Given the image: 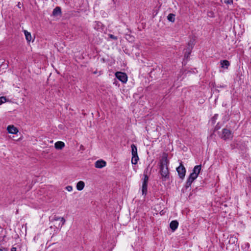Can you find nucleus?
Masks as SVG:
<instances>
[{
	"label": "nucleus",
	"instance_id": "nucleus-21",
	"mask_svg": "<svg viewBox=\"0 0 251 251\" xmlns=\"http://www.w3.org/2000/svg\"><path fill=\"white\" fill-rule=\"evenodd\" d=\"M149 177L147 176V175H144V179L143 182V184H147L148 185V181Z\"/></svg>",
	"mask_w": 251,
	"mask_h": 251
},
{
	"label": "nucleus",
	"instance_id": "nucleus-26",
	"mask_svg": "<svg viewBox=\"0 0 251 251\" xmlns=\"http://www.w3.org/2000/svg\"><path fill=\"white\" fill-rule=\"evenodd\" d=\"M208 15L210 17H213L214 13L213 12L208 13Z\"/></svg>",
	"mask_w": 251,
	"mask_h": 251
},
{
	"label": "nucleus",
	"instance_id": "nucleus-17",
	"mask_svg": "<svg viewBox=\"0 0 251 251\" xmlns=\"http://www.w3.org/2000/svg\"><path fill=\"white\" fill-rule=\"evenodd\" d=\"M61 13V9L59 7L55 8L52 12V14L54 16L58 15Z\"/></svg>",
	"mask_w": 251,
	"mask_h": 251
},
{
	"label": "nucleus",
	"instance_id": "nucleus-19",
	"mask_svg": "<svg viewBox=\"0 0 251 251\" xmlns=\"http://www.w3.org/2000/svg\"><path fill=\"white\" fill-rule=\"evenodd\" d=\"M167 19L171 22H174L175 20V15L173 14H169L167 16Z\"/></svg>",
	"mask_w": 251,
	"mask_h": 251
},
{
	"label": "nucleus",
	"instance_id": "nucleus-13",
	"mask_svg": "<svg viewBox=\"0 0 251 251\" xmlns=\"http://www.w3.org/2000/svg\"><path fill=\"white\" fill-rule=\"evenodd\" d=\"M221 67L225 69H227L230 65V63L226 60L221 61L220 62Z\"/></svg>",
	"mask_w": 251,
	"mask_h": 251
},
{
	"label": "nucleus",
	"instance_id": "nucleus-18",
	"mask_svg": "<svg viewBox=\"0 0 251 251\" xmlns=\"http://www.w3.org/2000/svg\"><path fill=\"white\" fill-rule=\"evenodd\" d=\"M139 157L138 155H132L131 163L133 164H136L137 163Z\"/></svg>",
	"mask_w": 251,
	"mask_h": 251
},
{
	"label": "nucleus",
	"instance_id": "nucleus-5",
	"mask_svg": "<svg viewBox=\"0 0 251 251\" xmlns=\"http://www.w3.org/2000/svg\"><path fill=\"white\" fill-rule=\"evenodd\" d=\"M232 138V135L231 131L227 129L224 128L223 129L222 138H223L225 140H226L230 139Z\"/></svg>",
	"mask_w": 251,
	"mask_h": 251
},
{
	"label": "nucleus",
	"instance_id": "nucleus-25",
	"mask_svg": "<svg viewBox=\"0 0 251 251\" xmlns=\"http://www.w3.org/2000/svg\"><path fill=\"white\" fill-rule=\"evenodd\" d=\"M110 37L113 39H114V40H116L117 38L116 37L114 36L113 35H109Z\"/></svg>",
	"mask_w": 251,
	"mask_h": 251
},
{
	"label": "nucleus",
	"instance_id": "nucleus-16",
	"mask_svg": "<svg viewBox=\"0 0 251 251\" xmlns=\"http://www.w3.org/2000/svg\"><path fill=\"white\" fill-rule=\"evenodd\" d=\"M131 148L132 155H138L137 148L136 146L134 144H132L131 146Z\"/></svg>",
	"mask_w": 251,
	"mask_h": 251
},
{
	"label": "nucleus",
	"instance_id": "nucleus-3",
	"mask_svg": "<svg viewBox=\"0 0 251 251\" xmlns=\"http://www.w3.org/2000/svg\"><path fill=\"white\" fill-rule=\"evenodd\" d=\"M195 43V39H190V41L188 42L186 48H185L183 50L184 59H187L189 57Z\"/></svg>",
	"mask_w": 251,
	"mask_h": 251
},
{
	"label": "nucleus",
	"instance_id": "nucleus-1",
	"mask_svg": "<svg viewBox=\"0 0 251 251\" xmlns=\"http://www.w3.org/2000/svg\"><path fill=\"white\" fill-rule=\"evenodd\" d=\"M169 160L167 158V155L163 154L160 160L159 166L160 169V174L161 176L162 181H166L169 177V172L168 169Z\"/></svg>",
	"mask_w": 251,
	"mask_h": 251
},
{
	"label": "nucleus",
	"instance_id": "nucleus-23",
	"mask_svg": "<svg viewBox=\"0 0 251 251\" xmlns=\"http://www.w3.org/2000/svg\"><path fill=\"white\" fill-rule=\"evenodd\" d=\"M65 188L69 192H71L73 190V187L72 186H67Z\"/></svg>",
	"mask_w": 251,
	"mask_h": 251
},
{
	"label": "nucleus",
	"instance_id": "nucleus-4",
	"mask_svg": "<svg viewBox=\"0 0 251 251\" xmlns=\"http://www.w3.org/2000/svg\"><path fill=\"white\" fill-rule=\"evenodd\" d=\"M115 76L120 81L125 83L127 81V76L125 73L117 72L115 73Z\"/></svg>",
	"mask_w": 251,
	"mask_h": 251
},
{
	"label": "nucleus",
	"instance_id": "nucleus-6",
	"mask_svg": "<svg viewBox=\"0 0 251 251\" xmlns=\"http://www.w3.org/2000/svg\"><path fill=\"white\" fill-rule=\"evenodd\" d=\"M176 171L179 177L181 178H183L185 176L186 170L184 166L181 163L180 165L176 168Z\"/></svg>",
	"mask_w": 251,
	"mask_h": 251
},
{
	"label": "nucleus",
	"instance_id": "nucleus-11",
	"mask_svg": "<svg viewBox=\"0 0 251 251\" xmlns=\"http://www.w3.org/2000/svg\"><path fill=\"white\" fill-rule=\"evenodd\" d=\"M65 147V144L62 141H58L54 144V147L56 149L61 150Z\"/></svg>",
	"mask_w": 251,
	"mask_h": 251
},
{
	"label": "nucleus",
	"instance_id": "nucleus-27",
	"mask_svg": "<svg viewBox=\"0 0 251 251\" xmlns=\"http://www.w3.org/2000/svg\"><path fill=\"white\" fill-rule=\"evenodd\" d=\"M16 251V248L15 247H12L11 249V251Z\"/></svg>",
	"mask_w": 251,
	"mask_h": 251
},
{
	"label": "nucleus",
	"instance_id": "nucleus-10",
	"mask_svg": "<svg viewBox=\"0 0 251 251\" xmlns=\"http://www.w3.org/2000/svg\"><path fill=\"white\" fill-rule=\"evenodd\" d=\"M178 226V223L176 220L172 221L170 224V227L173 231L177 228Z\"/></svg>",
	"mask_w": 251,
	"mask_h": 251
},
{
	"label": "nucleus",
	"instance_id": "nucleus-8",
	"mask_svg": "<svg viewBox=\"0 0 251 251\" xmlns=\"http://www.w3.org/2000/svg\"><path fill=\"white\" fill-rule=\"evenodd\" d=\"M52 221H60V223L58 224V228H61L62 226L64 225L66 221L65 219L63 217H54L53 219H52Z\"/></svg>",
	"mask_w": 251,
	"mask_h": 251
},
{
	"label": "nucleus",
	"instance_id": "nucleus-12",
	"mask_svg": "<svg viewBox=\"0 0 251 251\" xmlns=\"http://www.w3.org/2000/svg\"><path fill=\"white\" fill-rule=\"evenodd\" d=\"M85 186V183L83 181H79L76 184V189L78 191H81Z\"/></svg>",
	"mask_w": 251,
	"mask_h": 251
},
{
	"label": "nucleus",
	"instance_id": "nucleus-20",
	"mask_svg": "<svg viewBox=\"0 0 251 251\" xmlns=\"http://www.w3.org/2000/svg\"><path fill=\"white\" fill-rule=\"evenodd\" d=\"M6 101V98L5 97H0V105Z\"/></svg>",
	"mask_w": 251,
	"mask_h": 251
},
{
	"label": "nucleus",
	"instance_id": "nucleus-9",
	"mask_svg": "<svg viewBox=\"0 0 251 251\" xmlns=\"http://www.w3.org/2000/svg\"><path fill=\"white\" fill-rule=\"evenodd\" d=\"M106 163L103 160H99L95 162V166L97 168H102L105 167Z\"/></svg>",
	"mask_w": 251,
	"mask_h": 251
},
{
	"label": "nucleus",
	"instance_id": "nucleus-15",
	"mask_svg": "<svg viewBox=\"0 0 251 251\" xmlns=\"http://www.w3.org/2000/svg\"><path fill=\"white\" fill-rule=\"evenodd\" d=\"M147 186H148V185L147 184H145V183L142 184V195L144 196V197H145L146 195H147Z\"/></svg>",
	"mask_w": 251,
	"mask_h": 251
},
{
	"label": "nucleus",
	"instance_id": "nucleus-22",
	"mask_svg": "<svg viewBox=\"0 0 251 251\" xmlns=\"http://www.w3.org/2000/svg\"><path fill=\"white\" fill-rule=\"evenodd\" d=\"M217 117H218V115L216 114L215 115L213 118L211 119V122L213 124H215V123L216 122V120H217Z\"/></svg>",
	"mask_w": 251,
	"mask_h": 251
},
{
	"label": "nucleus",
	"instance_id": "nucleus-24",
	"mask_svg": "<svg viewBox=\"0 0 251 251\" xmlns=\"http://www.w3.org/2000/svg\"><path fill=\"white\" fill-rule=\"evenodd\" d=\"M224 2L227 4H232L233 0H224Z\"/></svg>",
	"mask_w": 251,
	"mask_h": 251
},
{
	"label": "nucleus",
	"instance_id": "nucleus-2",
	"mask_svg": "<svg viewBox=\"0 0 251 251\" xmlns=\"http://www.w3.org/2000/svg\"><path fill=\"white\" fill-rule=\"evenodd\" d=\"M201 170V165L196 166L193 170V172L191 173L189 178L186 182V187H189L191 186L193 181L197 178Z\"/></svg>",
	"mask_w": 251,
	"mask_h": 251
},
{
	"label": "nucleus",
	"instance_id": "nucleus-29",
	"mask_svg": "<svg viewBox=\"0 0 251 251\" xmlns=\"http://www.w3.org/2000/svg\"><path fill=\"white\" fill-rule=\"evenodd\" d=\"M250 98H251V97H250Z\"/></svg>",
	"mask_w": 251,
	"mask_h": 251
},
{
	"label": "nucleus",
	"instance_id": "nucleus-7",
	"mask_svg": "<svg viewBox=\"0 0 251 251\" xmlns=\"http://www.w3.org/2000/svg\"><path fill=\"white\" fill-rule=\"evenodd\" d=\"M7 130L9 133L17 134L18 132V129L13 125H9L7 127Z\"/></svg>",
	"mask_w": 251,
	"mask_h": 251
},
{
	"label": "nucleus",
	"instance_id": "nucleus-28",
	"mask_svg": "<svg viewBox=\"0 0 251 251\" xmlns=\"http://www.w3.org/2000/svg\"><path fill=\"white\" fill-rule=\"evenodd\" d=\"M7 250L6 248L0 249V251H7Z\"/></svg>",
	"mask_w": 251,
	"mask_h": 251
},
{
	"label": "nucleus",
	"instance_id": "nucleus-14",
	"mask_svg": "<svg viewBox=\"0 0 251 251\" xmlns=\"http://www.w3.org/2000/svg\"><path fill=\"white\" fill-rule=\"evenodd\" d=\"M24 32L27 42H30L32 39L30 33L25 30Z\"/></svg>",
	"mask_w": 251,
	"mask_h": 251
}]
</instances>
